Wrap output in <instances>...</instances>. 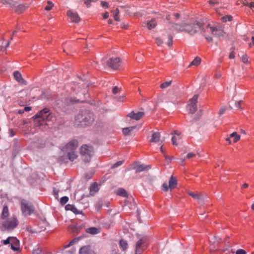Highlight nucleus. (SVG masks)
<instances>
[{"label": "nucleus", "instance_id": "obj_31", "mask_svg": "<svg viewBox=\"0 0 254 254\" xmlns=\"http://www.w3.org/2000/svg\"><path fill=\"white\" fill-rule=\"evenodd\" d=\"M1 2L3 4H8L11 7L15 6V2H14L13 0H2Z\"/></svg>", "mask_w": 254, "mask_h": 254}, {"label": "nucleus", "instance_id": "obj_54", "mask_svg": "<svg viewBox=\"0 0 254 254\" xmlns=\"http://www.w3.org/2000/svg\"><path fill=\"white\" fill-rule=\"evenodd\" d=\"M195 156V154L193 153L190 152L188 154V155L186 156V158L187 159H190V158L193 157Z\"/></svg>", "mask_w": 254, "mask_h": 254}, {"label": "nucleus", "instance_id": "obj_38", "mask_svg": "<svg viewBox=\"0 0 254 254\" xmlns=\"http://www.w3.org/2000/svg\"><path fill=\"white\" fill-rule=\"evenodd\" d=\"M119 9L118 8H116L115 13H114V17L115 20L120 21L119 17Z\"/></svg>", "mask_w": 254, "mask_h": 254}, {"label": "nucleus", "instance_id": "obj_2", "mask_svg": "<svg viewBox=\"0 0 254 254\" xmlns=\"http://www.w3.org/2000/svg\"><path fill=\"white\" fill-rule=\"evenodd\" d=\"M208 42L212 41V36L221 37L224 35V31L215 26L207 24L205 27H202L200 31Z\"/></svg>", "mask_w": 254, "mask_h": 254}, {"label": "nucleus", "instance_id": "obj_6", "mask_svg": "<svg viewBox=\"0 0 254 254\" xmlns=\"http://www.w3.org/2000/svg\"><path fill=\"white\" fill-rule=\"evenodd\" d=\"M202 27H203V24L197 21L191 23L186 24L185 32L193 35L199 32Z\"/></svg>", "mask_w": 254, "mask_h": 254}, {"label": "nucleus", "instance_id": "obj_24", "mask_svg": "<svg viewBox=\"0 0 254 254\" xmlns=\"http://www.w3.org/2000/svg\"><path fill=\"white\" fill-rule=\"evenodd\" d=\"M67 154L68 159L71 161H74L77 157L76 151L68 152Z\"/></svg>", "mask_w": 254, "mask_h": 254}, {"label": "nucleus", "instance_id": "obj_35", "mask_svg": "<svg viewBox=\"0 0 254 254\" xmlns=\"http://www.w3.org/2000/svg\"><path fill=\"white\" fill-rule=\"evenodd\" d=\"M171 83H172V81H168L165 82L161 84L160 88L162 89L166 88L171 85Z\"/></svg>", "mask_w": 254, "mask_h": 254}, {"label": "nucleus", "instance_id": "obj_59", "mask_svg": "<svg viewBox=\"0 0 254 254\" xmlns=\"http://www.w3.org/2000/svg\"><path fill=\"white\" fill-rule=\"evenodd\" d=\"M53 192L54 193V194L55 195H58L59 193V190H57L56 189L54 188L53 190Z\"/></svg>", "mask_w": 254, "mask_h": 254}, {"label": "nucleus", "instance_id": "obj_48", "mask_svg": "<svg viewBox=\"0 0 254 254\" xmlns=\"http://www.w3.org/2000/svg\"><path fill=\"white\" fill-rule=\"evenodd\" d=\"M236 254H247V253L243 249H239L236 251Z\"/></svg>", "mask_w": 254, "mask_h": 254}, {"label": "nucleus", "instance_id": "obj_12", "mask_svg": "<svg viewBox=\"0 0 254 254\" xmlns=\"http://www.w3.org/2000/svg\"><path fill=\"white\" fill-rule=\"evenodd\" d=\"M148 239L147 237H144L140 239L136 244V253L140 252V249L144 250L147 246Z\"/></svg>", "mask_w": 254, "mask_h": 254}, {"label": "nucleus", "instance_id": "obj_64", "mask_svg": "<svg viewBox=\"0 0 254 254\" xmlns=\"http://www.w3.org/2000/svg\"><path fill=\"white\" fill-rule=\"evenodd\" d=\"M174 15L176 18H178L180 17V14L178 13H175Z\"/></svg>", "mask_w": 254, "mask_h": 254}, {"label": "nucleus", "instance_id": "obj_55", "mask_svg": "<svg viewBox=\"0 0 254 254\" xmlns=\"http://www.w3.org/2000/svg\"><path fill=\"white\" fill-rule=\"evenodd\" d=\"M235 52L234 51H232L230 54V55H229V58L231 59H233L235 58Z\"/></svg>", "mask_w": 254, "mask_h": 254}, {"label": "nucleus", "instance_id": "obj_19", "mask_svg": "<svg viewBox=\"0 0 254 254\" xmlns=\"http://www.w3.org/2000/svg\"><path fill=\"white\" fill-rule=\"evenodd\" d=\"M160 133L158 132H153L152 134L150 141L151 142H157L160 141Z\"/></svg>", "mask_w": 254, "mask_h": 254}, {"label": "nucleus", "instance_id": "obj_49", "mask_svg": "<svg viewBox=\"0 0 254 254\" xmlns=\"http://www.w3.org/2000/svg\"><path fill=\"white\" fill-rule=\"evenodd\" d=\"M123 163V161H118L117 162H116L115 164H114V165L113 166V168H116L118 166H120L121 165H122Z\"/></svg>", "mask_w": 254, "mask_h": 254}, {"label": "nucleus", "instance_id": "obj_17", "mask_svg": "<svg viewBox=\"0 0 254 254\" xmlns=\"http://www.w3.org/2000/svg\"><path fill=\"white\" fill-rule=\"evenodd\" d=\"M157 25V22L155 18H152L146 23V25L149 30H151L155 28Z\"/></svg>", "mask_w": 254, "mask_h": 254}, {"label": "nucleus", "instance_id": "obj_8", "mask_svg": "<svg viewBox=\"0 0 254 254\" xmlns=\"http://www.w3.org/2000/svg\"><path fill=\"white\" fill-rule=\"evenodd\" d=\"M177 185V181L176 178L173 176L171 177L169 181V186L166 183H164L162 185V190L165 191H167L169 189L171 191L175 189Z\"/></svg>", "mask_w": 254, "mask_h": 254}, {"label": "nucleus", "instance_id": "obj_11", "mask_svg": "<svg viewBox=\"0 0 254 254\" xmlns=\"http://www.w3.org/2000/svg\"><path fill=\"white\" fill-rule=\"evenodd\" d=\"M120 64V59L118 58H112L107 61L108 66L114 69H118Z\"/></svg>", "mask_w": 254, "mask_h": 254}, {"label": "nucleus", "instance_id": "obj_57", "mask_svg": "<svg viewBox=\"0 0 254 254\" xmlns=\"http://www.w3.org/2000/svg\"><path fill=\"white\" fill-rule=\"evenodd\" d=\"M9 44H10V41H8L6 44V45L4 46V47L3 46H2L1 47V50L3 48L4 49V50H5L9 45Z\"/></svg>", "mask_w": 254, "mask_h": 254}, {"label": "nucleus", "instance_id": "obj_41", "mask_svg": "<svg viewBox=\"0 0 254 254\" xmlns=\"http://www.w3.org/2000/svg\"><path fill=\"white\" fill-rule=\"evenodd\" d=\"M180 139V137H177L176 136H173L172 137V141L173 144L174 145H177L178 143H177V140H179Z\"/></svg>", "mask_w": 254, "mask_h": 254}, {"label": "nucleus", "instance_id": "obj_53", "mask_svg": "<svg viewBox=\"0 0 254 254\" xmlns=\"http://www.w3.org/2000/svg\"><path fill=\"white\" fill-rule=\"evenodd\" d=\"M101 4L103 7L108 8L109 7L108 3L106 1H101Z\"/></svg>", "mask_w": 254, "mask_h": 254}, {"label": "nucleus", "instance_id": "obj_22", "mask_svg": "<svg viewBox=\"0 0 254 254\" xmlns=\"http://www.w3.org/2000/svg\"><path fill=\"white\" fill-rule=\"evenodd\" d=\"M173 28L179 32L185 31V28L186 27V24H178L175 23L173 25Z\"/></svg>", "mask_w": 254, "mask_h": 254}, {"label": "nucleus", "instance_id": "obj_40", "mask_svg": "<svg viewBox=\"0 0 254 254\" xmlns=\"http://www.w3.org/2000/svg\"><path fill=\"white\" fill-rule=\"evenodd\" d=\"M48 5H47L45 9L46 10H50L52 9V7L53 6L54 4L51 1H48L47 2Z\"/></svg>", "mask_w": 254, "mask_h": 254}, {"label": "nucleus", "instance_id": "obj_1", "mask_svg": "<svg viewBox=\"0 0 254 254\" xmlns=\"http://www.w3.org/2000/svg\"><path fill=\"white\" fill-rule=\"evenodd\" d=\"M75 120V123L78 126L85 127L92 125L95 118L92 112L85 110L77 114Z\"/></svg>", "mask_w": 254, "mask_h": 254}, {"label": "nucleus", "instance_id": "obj_14", "mask_svg": "<svg viewBox=\"0 0 254 254\" xmlns=\"http://www.w3.org/2000/svg\"><path fill=\"white\" fill-rule=\"evenodd\" d=\"M79 254H96V253L90 246H85L79 249Z\"/></svg>", "mask_w": 254, "mask_h": 254}, {"label": "nucleus", "instance_id": "obj_7", "mask_svg": "<svg viewBox=\"0 0 254 254\" xmlns=\"http://www.w3.org/2000/svg\"><path fill=\"white\" fill-rule=\"evenodd\" d=\"M21 210L23 215H30L34 211V207L29 201L22 199L21 201Z\"/></svg>", "mask_w": 254, "mask_h": 254}, {"label": "nucleus", "instance_id": "obj_13", "mask_svg": "<svg viewBox=\"0 0 254 254\" xmlns=\"http://www.w3.org/2000/svg\"><path fill=\"white\" fill-rule=\"evenodd\" d=\"M67 15L70 18L72 22L78 23L80 21V18L76 12H74L71 10L67 11Z\"/></svg>", "mask_w": 254, "mask_h": 254}, {"label": "nucleus", "instance_id": "obj_4", "mask_svg": "<svg viewBox=\"0 0 254 254\" xmlns=\"http://www.w3.org/2000/svg\"><path fill=\"white\" fill-rule=\"evenodd\" d=\"M80 153L82 160L86 163L89 162L94 154V149L92 146L83 145L80 147Z\"/></svg>", "mask_w": 254, "mask_h": 254}, {"label": "nucleus", "instance_id": "obj_21", "mask_svg": "<svg viewBox=\"0 0 254 254\" xmlns=\"http://www.w3.org/2000/svg\"><path fill=\"white\" fill-rule=\"evenodd\" d=\"M9 215V211L7 206H4L2 209V211L1 214V218L4 219L7 218Z\"/></svg>", "mask_w": 254, "mask_h": 254}, {"label": "nucleus", "instance_id": "obj_15", "mask_svg": "<svg viewBox=\"0 0 254 254\" xmlns=\"http://www.w3.org/2000/svg\"><path fill=\"white\" fill-rule=\"evenodd\" d=\"M144 115V113L142 112H138L136 113H135L134 112H131L128 114V116L132 119L139 120L141 119Z\"/></svg>", "mask_w": 254, "mask_h": 254}, {"label": "nucleus", "instance_id": "obj_30", "mask_svg": "<svg viewBox=\"0 0 254 254\" xmlns=\"http://www.w3.org/2000/svg\"><path fill=\"white\" fill-rule=\"evenodd\" d=\"M13 7H15V11L18 13H21L24 10L25 7L22 4H19L16 5V3H15V6H13Z\"/></svg>", "mask_w": 254, "mask_h": 254}, {"label": "nucleus", "instance_id": "obj_45", "mask_svg": "<svg viewBox=\"0 0 254 254\" xmlns=\"http://www.w3.org/2000/svg\"><path fill=\"white\" fill-rule=\"evenodd\" d=\"M241 60H242V61L244 63L246 64L248 62V58L246 55H243V56L242 57Z\"/></svg>", "mask_w": 254, "mask_h": 254}, {"label": "nucleus", "instance_id": "obj_34", "mask_svg": "<svg viewBox=\"0 0 254 254\" xmlns=\"http://www.w3.org/2000/svg\"><path fill=\"white\" fill-rule=\"evenodd\" d=\"M117 194L119 195H120L121 196L123 197H126L127 195V192L124 189H120L117 191Z\"/></svg>", "mask_w": 254, "mask_h": 254}, {"label": "nucleus", "instance_id": "obj_62", "mask_svg": "<svg viewBox=\"0 0 254 254\" xmlns=\"http://www.w3.org/2000/svg\"><path fill=\"white\" fill-rule=\"evenodd\" d=\"M248 187H249V185H248V184H247V183H245V184H244L242 185V187L243 188H247Z\"/></svg>", "mask_w": 254, "mask_h": 254}, {"label": "nucleus", "instance_id": "obj_9", "mask_svg": "<svg viewBox=\"0 0 254 254\" xmlns=\"http://www.w3.org/2000/svg\"><path fill=\"white\" fill-rule=\"evenodd\" d=\"M198 95H194L193 97L189 101L190 103L188 105V108L191 114L194 113L197 110L196 103L197 102Z\"/></svg>", "mask_w": 254, "mask_h": 254}, {"label": "nucleus", "instance_id": "obj_36", "mask_svg": "<svg viewBox=\"0 0 254 254\" xmlns=\"http://www.w3.org/2000/svg\"><path fill=\"white\" fill-rule=\"evenodd\" d=\"M232 18H233L232 16H230V15L225 16H223L221 17V20L223 22H225L227 21H231V20H232Z\"/></svg>", "mask_w": 254, "mask_h": 254}, {"label": "nucleus", "instance_id": "obj_51", "mask_svg": "<svg viewBox=\"0 0 254 254\" xmlns=\"http://www.w3.org/2000/svg\"><path fill=\"white\" fill-rule=\"evenodd\" d=\"M226 107H222L220 109L219 115H221L223 114L224 113L225 111H226Z\"/></svg>", "mask_w": 254, "mask_h": 254}, {"label": "nucleus", "instance_id": "obj_58", "mask_svg": "<svg viewBox=\"0 0 254 254\" xmlns=\"http://www.w3.org/2000/svg\"><path fill=\"white\" fill-rule=\"evenodd\" d=\"M31 110V107H25L24 109V110L26 112L29 111Z\"/></svg>", "mask_w": 254, "mask_h": 254}, {"label": "nucleus", "instance_id": "obj_20", "mask_svg": "<svg viewBox=\"0 0 254 254\" xmlns=\"http://www.w3.org/2000/svg\"><path fill=\"white\" fill-rule=\"evenodd\" d=\"M151 168L149 165H139L136 167V173H140L142 171L148 170Z\"/></svg>", "mask_w": 254, "mask_h": 254}, {"label": "nucleus", "instance_id": "obj_60", "mask_svg": "<svg viewBox=\"0 0 254 254\" xmlns=\"http://www.w3.org/2000/svg\"><path fill=\"white\" fill-rule=\"evenodd\" d=\"M252 43L249 44V46L252 47V45H254V37H252Z\"/></svg>", "mask_w": 254, "mask_h": 254}, {"label": "nucleus", "instance_id": "obj_23", "mask_svg": "<svg viewBox=\"0 0 254 254\" xmlns=\"http://www.w3.org/2000/svg\"><path fill=\"white\" fill-rule=\"evenodd\" d=\"M188 193L193 198L197 199L199 203H201L202 202L200 196L197 193H196L194 192H192L191 191H189Z\"/></svg>", "mask_w": 254, "mask_h": 254}, {"label": "nucleus", "instance_id": "obj_26", "mask_svg": "<svg viewBox=\"0 0 254 254\" xmlns=\"http://www.w3.org/2000/svg\"><path fill=\"white\" fill-rule=\"evenodd\" d=\"M14 242H15L17 245V240L13 237H8L7 239L3 241V244L5 245Z\"/></svg>", "mask_w": 254, "mask_h": 254}, {"label": "nucleus", "instance_id": "obj_50", "mask_svg": "<svg viewBox=\"0 0 254 254\" xmlns=\"http://www.w3.org/2000/svg\"><path fill=\"white\" fill-rule=\"evenodd\" d=\"M209 3L212 5H214L215 4H218L219 3V2H218V1L216 0H210L209 1Z\"/></svg>", "mask_w": 254, "mask_h": 254}, {"label": "nucleus", "instance_id": "obj_16", "mask_svg": "<svg viewBox=\"0 0 254 254\" xmlns=\"http://www.w3.org/2000/svg\"><path fill=\"white\" fill-rule=\"evenodd\" d=\"M13 76L17 82L26 85V81L22 78L21 74L19 72L14 71L13 73Z\"/></svg>", "mask_w": 254, "mask_h": 254}, {"label": "nucleus", "instance_id": "obj_39", "mask_svg": "<svg viewBox=\"0 0 254 254\" xmlns=\"http://www.w3.org/2000/svg\"><path fill=\"white\" fill-rule=\"evenodd\" d=\"M18 245H19V242L17 240V245H16V243L15 242L14 243H11V248L13 250L16 251L18 249Z\"/></svg>", "mask_w": 254, "mask_h": 254}, {"label": "nucleus", "instance_id": "obj_52", "mask_svg": "<svg viewBox=\"0 0 254 254\" xmlns=\"http://www.w3.org/2000/svg\"><path fill=\"white\" fill-rule=\"evenodd\" d=\"M242 101H236L235 102V106L238 109H240V106H241V104L242 103Z\"/></svg>", "mask_w": 254, "mask_h": 254}, {"label": "nucleus", "instance_id": "obj_27", "mask_svg": "<svg viewBox=\"0 0 254 254\" xmlns=\"http://www.w3.org/2000/svg\"><path fill=\"white\" fill-rule=\"evenodd\" d=\"M135 128V126L126 127L123 129V132L125 135H129L131 131Z\"/></svg>", "mask_w": 254, "mask_h": 254}, {"label": "nucleus", "instance_id": "obj_29", "mask_svg": "<svg viewBox=\"0 0 254 254\" xmlns=\"http://www.w3.org/2000/svg\"><path fill=\"white\" fill-rule=\"evenodd\" d=\"M230 137L233 138V142L236 143L240 139V135L236 132H234L230 134Z\"/></svg>", "mask_w": 254, "mask_h": 254}, {"label": "nucleus", "instance_id": "obj_63", "mask_svg": "<svg viewBox=\"0 0 254 254\" xmlns=\"http://www.w3.org/2000/svg\"><path fill=\"white\" fill-rule=\"evenodd\" d=\"M174 133L178 136L177 137H180V133L178 131H175Z\"/></svg>", "mask_w": 254, "mask_h": 254}, {"label": "nucleus", "instance_id": "obj_46", "mask_svg": "<svg viewBox=\"0 0 254 254\" xmlns=\"http://www.w3.org/2000/svg\"><path fill=\"white\" fill-rule=\"evenodd\" d=\"M76 239H73L68 245H67L66 246H65L64 247V248H67L68 247H69L70 246L73 245L74 243H75L76 242Z\"/></svg>", "mask_w": 254, "mask_h": 254}, {"label": "nucleus", "instance_id": "obj_56", "mask_svg": "<svg viewBox=\"0 0 254 254\" xmlns=\"http://www.w3.org/2000/svg\"><path fill=\"white\" fill-rule=\"evenodd\" d=\"M109 14L108 12H106L103 14V17L105 19H107L109 17Z\"/></svg>", "mask_w": 254, "mask_h": 254}, {"label": "nucleus", "instance_id": "obj_43", "mask_svg": "<svg viewBox=\"0 0 254 254\" xmlns=\"http://www.w3.org/2000/svg\"><path fill=\"white\" fill-rule=\"evenodd\" d=\"M120 90L121 89L119 88L118 86H115L112 90V92L113 94H116L119 93L120 91Z\"/></svg>", "mask_w": 254, "mask_h": 254}, {"label": "nucleus", "instance_id": "obj_32", "mask_svg": "<svg viewBox=\"0 0 254 254\" xmlns=\"http://www.w3.org/2000/svg\"><path fill=\"white\" fill-rule=\"evenodd\" d=\"M201 62V59L200 58L196 57L190 63L189 66L191 65L197 66L200 64Z\"/></svg>", "mask_w": 254, "mask_h": 254}, {"label": "nucleus", "instance_id": "obj_42", "mask_svg": "<svg viewBox=\"0 0 254 254\" xmlns=\"http://www.w3.org/2000/svg\"><path fill=\"white\" fill-rule=\"evenodd\" d=\"M167 44L168 46H171L173 44V38L171 35H169L168 40Z\"/></svg>", "mask_w": 254, "mask_h": 254}, {"label": "nucleus", "instance_id": "obj_10", "mask_svg": "<svg viewBox=\"0 0 254 254\" xmlns=\"http://www.w3.org/2000/svg\"><path fill=\"white\" fill-rule=\"evenodd\" d=\"M78 146L77 140L74 139L69 142L64 147V150L68 153V152L76 151Z\"/></svg>", "mask_w": 254, "mask_h": 254}, {"label": "nucleus", "instance_id": "obj_44", "mask_svg": "<svg viewBox=\"0 0 254 254\" xmlns=\"http://www.w3.org/2000/svg\"><path fill=\"white\" fill-rule=\"evenodd\" d=\"M156 43H157L158 46H161L162 44L163 43V42L162 40L160 38H156Z\"/></svg>", "mask_w": 254, "mask_h": 254}, {"label": "nucleus", "instance_id": "obj_33", "mask_svg": "<svg viewBox=\"0 0 254 254\" xmlns=\"http://www.w3.org/2000/svg\"><path fill=\"white\" fill-rule=\"evenodd\" d=\"M120 246L125 251L127 249L128 245L126 241L121 240L120 242Z\"/></svg>", "mask_w": 254, "mask_h": 254}, {"label": "nucleus", "instance_id": "obj_3", "mask_svg": "<svg viewBox=\"0 0 254 254\" xmlns=\"http://www.w3.org/2000/svg\"><path fill=\"white\" fill-rule=\"evenodd\" d=\"M53 117L54 116L51 111L48 108H45L34 116L35 125L37 127L40 126L43 124L45 121H50Z\"/></svg>", "mask_w": 254, "mask_h": 254}, {"label": "nucleus", "instance_id": "obj_47", "mask_svg": "<svg viewBox=\"0 0 254 254\" xmlns=\"http://www.w3.org/2000/svg\"><path fill=\"white\" fill-rule=\"evenodd\" d=\"M96 1V0H84V3L87 7L90 6V4L91 2H95Z\"/></svg>", "mask_w": 254, "mask_h": 254}, {"label": "nucleus", "instance_id": "obj_18", "mask_svg": "<svg viewBox=\"0 0 254 254\" xmlns=\"http://www.w3.org/2000/svg\"><path fill=\"white\" fill-rule=\"evenodd\" d=\"M98 184L97 183H93L90 188V194L91 195H94L96 192L99 190Z\"/></svg>", "mask_w": 254, "mask_h": 254}, {"label": "nucleus", "instance_id": "obj_37", "mask_svg": "<svg viewBox=\"0 0 254 254\" xmlns=\"http://www.w3.org/2000/svg\"><path fill=\"white\" fill-rule=\"evenodd\" d=\"M68 200V197L67 196H63L61 198L60 203L62 205H64Z\"/></svg>", "mask_w": 254, "mask_h": 254}, {"label": "nucleus", "instance_id": "obj_5", "mask_svg": "<svg viewBox=\"0 0 254 254\" xmlns=\"http://www.w3.org/2000/svg\"><path fill=\"white\" fill-rule=\"evenodd\" d=\"M18 224V221L15 216H12L2 222L0 227L2 231H11Z\"/></svg>", "mask_w": 254, "mask_h": 254}, {"label": "nucleus", "instance_id": "obj_25", "mask_svg": "<svg viewBox=\"0 0 254 254\" xmlns=\"http://www.w3.org/2000/svg\"><path fill=\"white\" fill-rule=\"evenodd\" d=\"M86 232L92 235L97 234L99 233V230L96 227H90L86 230Z\"/></svg>", "mask_w": 254, "mask_h": 254}, {"label": "nucleus", "instance_id": "obj_28", "mask_svg": "<svg viewBox=\"0 0 254 254\" xmlns=\"http://www.w3.org/2000/svg\"><path fill=\"white\" fill-rule=\"evenodd\" d=\"M65 208L66 210H71L75 214H77L79 213L78 212L77 208L73 205L67 204L65 206Z\"/></svg>", "mask_w": 254, "mask_h": 254}, {"label": "nucleus", "instance_id": "obj_61", "mask_svg": "<svg viewBox=\"0 0 254 254\" xmlns=\"http://www.w3.org/2000/svg\"><path fill=\"white\" fill-rule=\"evenodd\" d=\"M249 6L251 8H252V7H254V2H251L249 4Z\"/></svg>", "mask_w": 254, "mask_h": 254}]
</instances>
